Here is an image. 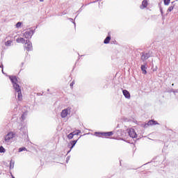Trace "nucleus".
<instances>
[{"label":"nucleus","mask_w":178,"mask_h":178,"mask_svg":"<svg viewBox=\"0 0 178 178\" xmlns=\"http://www.w3.org/2000/svg\"><path fill=\"white\" fill-rule=\"evenodd\" d=\"M77 141H79V140H72V141L70 142V145L72 146L70 147V151H72V149H73V147L76 145V144L77 143Z\"/></svg>","instance_id":"4468645a"},{"label":"nucleus","mask_w":178,"mask_h":178,"mask_svg":"<svg viewBox=\"0 0 178 178\" xmlns=\"http://www.w3.org/2000/svg\"><path fill=\"white\" fill-rule=\"evenodd\" d=\"M0 152H5V148H3L2 146L0 147Z\"/></svg>","instance_id":"393cba45"},{"label":"nucleus","mask_w":178,"mask_h":178,"mask_svg":"<svg viewBox=\"0 0 178 178\" xmlns=\"http://www.w3.org/2000/svg\"><path fill=\"white\" fill-rule=\"evenodd\" d=\"M27 40H26L24 38H18L16 40V42H17L18 44H24V42H26Z\"/></svg>","instance_id":"ddd939ff"},{"label":"nucleus","mask_w":178,"mask_h":178,"mask_svg":"<svg viewBox=\"0 0 178 178\" xmlns=\"http://www.w3.org/2000/svg\"><path fill=\"white\" fill-rule=\"evenodd\" d=\"M128 134L131 138H137L138 137L137 133H136V130H134L133 128L128 129Z\"/></svg>","instance_id":"20e7f679"},{"label":"nucleus","mask_w":178,"mask_h":178,"mask_svg":"<svg viewBox=\"0 0 178 178\" xmlns=\"http://www.w3.org/2000/svg\"><path fill=\"white\" fill-rule=\"evenodd\" d=\"M73 137H74V136L73 135L72 132H71L70 134H68L67 136V138L69 140H72V138H73Z\"/></svg>","instance_id":"6ab92c4d"},{"label":"nucleus","mask_w":178,"mask_h":178,"mask_svg":"<svg viewBox=\"0 0 178 178\" xmlns=\"http://www.w3.org/2000/svg\"><path fill=\"white\" fill-rule=\"evenodd\" d=\"M21 26H22V22H17L16 24L17 29H19V27H21Z\"/></svg>","instance_id":"b1692460"},{"label":"nucleus","mask_w":178,"mask_h":178,"mask_svg":"<svg viewBox=\"0 0 178 178\" xmlns=\"http://www.w3.org/2000/svg\"><path fill=\"white\" fill-rule=\"evenodd\" d=\"M148 6V0H143L140 6V9H145Z\"/></svg>","instance_id":"9d476101"},{"label":"nucleus","mask_w":178,"mask_h":178,"mask_svg":"<svg viewBox=\"0 0 178 178\" xmlns=\"http://www.w3.org/2000/svg\"><path fill=\"white\" fill-rule=\"evenodd\" d=\"M22 151H27V149H26V147H20L19 149V152H22Z\"/></svg>","instance_id":"412c9836"},{"label":"nucleus","mask_w":178,"mask_h":178,"mask_svg":"<svg viewBox=\"0 0 178 178\" xmlns=\"http://www.w3.org/2000/svg\"><path fill=\"white\" fill-rule=\"evenodd\" d=\"M70 86L72 88H73V86H74V81H72Z\"/></svg>","instance_id":"a878e982"},{"label":"nucleus","mask_w":178,"mask_h":178,"mask_svg":"<svg viewBox=\"0 0 178 178\" xmlns=\"http://www.w3.org/2000/svg\"><path fill=\"white\" fill-rule=\"evenodd\" d=\"M40 2H44V0H40Z\"/></svg>","instance_id":"cd10ccee"},{"label":"nucleus","mask_w":178,"mask_h":178,"mask_svg":"<svg viewBox=\"0 0 178 178\" xmlns=\"http://www.w3.org/2000/svg\"><path fill=\"white\" fill-rule=\"evenodd\" d=\"M122 94L125 97V98H128V99H130V97H131L130 92H129L127 91V90H122Z\"/></svg>","instance_id":"f8f14e48"},{"label":"nucleus","mask_w":178,"mask_h":178,"mask_svg":"<svg viewBox=\"0 0 178 178\" xmlns=\"http://www.w3.org/2000/svg\"><path fill=\"white\" fill-rule=\"evenodd\" d=\"M70 112V107H68L67 108H65L64 110L62 111L61 112V118H66L67 116V115H69Z\"/></svg>","instance_id":"0eeeda50"},{"label":"nucleus","mask_w":178,"mask_h":178,"mask_svg":"<svg viewBox=\"0 0 178 178\" xmlns=\"http://www.w3.org/2000/svg\"><path fill=\"white\" fill-rule=\"evenodd\" d=\"M111 42V35L107 36L104 40V44H109V42Z\"/></svg>","instance_id":"2eb2a0df"},{"label":"nucleus","mask_w":178,"mask_h":178,"mask_svg":"<svg viewBox=\"0 0 178 178\" xmlns=\"http://www.w3.org/2000/svg\"><path fill=\"white\" fill-rule=\"evenodd\" d=\"M149 58V53H143L141 56V59L144 60H147Z\"/></svg>","instance_id":"9b49d317"},{"label":"nucleus","mask_w":178,"mask_h":178,"mask_svg":"<svg viewBox=\"0 0 178 178\" xmlns=\"http://www.w3.org/2000/svg\"><path fill=\"white\" fill-rule=\"evenodd\" d=\"M156 124H159V123H158V122L154 120H149L148 122L145 124V127L147 126H155Z\"/></svg>","instance_id":"6e6552de"},{"label":"nucleus","mask_w":178,"mask_h":178,"mask_svg":"<svg viewBox=\"0 0 178 178\" xmlns=\"http://www.w3.org/2000/svg\"><path fill=\"white\" fill-rule=\"evenodd\" d=\"M16 136V134H15L13 131L8 132L5 136H4V140L6 143H9L12 138H15Z\"/></svg>","instance_id":"f257e3e1"},{"label":"nucleus","mask_w":178,"mask_h":178,"mask_svg":"<svg viewBox=\"0 0 178 178\" xmlns=\"http://www.w3.org/2000/svg\"><path fill=\"white\" fill-rule=\"evenodd\" d=\"M10 175H11L12 178H15V176H13V175H12V173H10Z\"/></svg>","instance_id":"bb28decb"},{"label":"nucleus","mask_w":178,"mask_h":178,"mask_svg":"<svg viewBox=\"0 0 178 178\" xmlns=\"http://www.w3.org/2000/svg\"><path fill=\"white\" fill-rule=\"evenodd\" d=\"M169 3H170V0H164L165 5H169Z\"/></svg>","instance_id":"5701e85b"},{"label":"nucleus","mask_w":178,"mask_h":178,"mask_svg":"<svg viewBox=\"0 0 178 178\" xmlns=\"http://www.w3.org/2000/svg\"><path fill=\"white\" fill-rule=\"evenodd\" d=\"M173 9H175V6H171L168 8V12H172V10H173Z\"/></svg>","instance_id":"aec40b11"},{"label":"nucleus","mask_w":178,"mask_h":178,"mask_svg":"<svg viewBox=\"0 0 178 178\" xmlns=\"http://www.w3.org/2000/svg\"><path fill=\"white\" fill-rule=\"evenodd\" d=\"M172 3H174V6L178 9V1H173Z\"/></svg>","instance_id":"4be33fe9"},{"label":"nucleus","mask_w":178,"mask_h":178,"mask_svg":"<svg viewBox=\"0 0 178 178\" xmlns=\"http://www.w3.org/2000/svg\"><path fill=\"white\" fill-rule=\"evenodd\" d=\"M5 45L6 47H10V45H12V40H8L6 42Z\"/></svg>","instance_id":"a211bd4d"},{"label":"nucleus","mask_w":178,"mask_h":178,"mask_svg":"<svg viewBox=\"0 0 178 178\" xmlns=\"http://www.w3.org/2000/svg\"><path fill=\"white\" fill-rule=\"evenodd\" d=\"M15 90L16 92H17V98L19 101H22L23 99V95L22 94V89H20V86L15 85Z\"/></svg>","instance_id":"f03ea898"},{"label":"nucleus","mask_w":178,"mask_h":178,"mask_svg":"<svg viewBox=\"0 0 178 178\" xmlns=\"http://www.w3.org/2000/svg\"><path fill=\"white\" fill-rule=\"evenodd\" d=\"M33 34L34 32L33 31V30H28L24 33L23 37H24V38H26V40H30V38L33 37Z\"/></svg>","instance_id":"39448f33"},{"label":"nucleus","mask_w":178,"mask_h":178,"mask_svg":"<svg viewBox=\"0 0 178 178\" xmlns=\"http://www.w3.org/2000/svg\"><path fill=\"white\" fill-rule=\"evenodd\" d=\"M10 80H11V81L13 84L14 89H15V86H19V84H17V77L10 76Z\"/></svg>","instance_id":"1a4fd4ad"},{"label":"nucleus","mask_w":178,"mask_h":178,"mask_svg":"<svg viewBox=\"0 0 178 178\" xmlns=\"http://www.w3.org/2000/svg\"><path fill=\"white\" fill-rule=\"evenodd\" d=\"M81 133V130H75L72 132L73 136H79Z\"/></svg>","instance_id":"dca6fc26"},{"label":"nucleus","mask_w":178,"mask_h":178,"mask_svg":"<svg viewBox=\"0 0 178 178\" xmlns=\"http://www.w3.org/2000/svg\"><path fill=\"white\" fill-rule=\"evenodd\" d=\"M24 49H26L27 52H30V51H33V44L31 42H30V40L26 41V43L24 44Z\"/></svg>","instance_id":"7ed1b4c3"},{"label":"nucleus","mask_w":178,"mask_h":178,"mask_svg":"<svg viewBox=\"0 0 178 178\" xmlns=\"http://www.w3.org/2000/svg\"><path fill=\"white\" fill-rule=\"evenodd\" d=\"M99 137H104L105 138H108V137H111V136H113V131L109 132H100L98 133Z\"/></svg>","instance_id":"423d86ee"},{"label":"nucleus","mask_w":178,"mask_h":178,"mask_svg":"<svg viewBox=\"0 0 178 178\" xmlns=\"http://www.w3.org/2000/svg\"><path fill=\"white\" fill-rule=\"evenodd\" d=\"M145 69H146L145 65H141V70L143 74H147V70Z\"/></svg>","instance_id":"f3484780"}]
</instances>
